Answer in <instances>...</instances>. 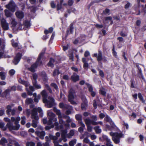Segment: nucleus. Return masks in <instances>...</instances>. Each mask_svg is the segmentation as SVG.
<instances>
[{
    "label": "nucleus",
    "mask_w": 146,
    "mask_h": 146,
    "mask_svg": "<svg viewBox=\"0 0 146 146\" xmlns=\"http://www.w3.org/2000/svg\"><path fill=\"white\" fill-rule=\"evenodd\" d=\"M60 73V72L58 69H55L53 73V75L54 76H55L57 75H59Z\"/></svg>",
    "instance_id": "c03bdc74"
},
{
    "label": "nucleus",
    "mask_w": 146,
    "mask_h": 146,
    "mask_svg": "<svg viewBox=\"0 0 146 146\" xmlns=\"http://www.w3.org/2000/svg\"><path fill=\"white\" fill-rule=\"evenodd\" d=\"M92 86H91L89 88V92L90 93L92 97H94L96 95V92L93 91Z\"/></svg>",
    "instance_id": "5701e85b"
},
{
    "label": "nucleus",
    "mask_w": 146,
    "mask_h": 146,
    "mask_svg": "<svg viewBox=\"0 0 146 146\" xmlns=\"http://www.w3.org/2000/svg\"><path fill=\"white\" fill-rule=\"evenodd\" d=\"M45 86L47 88V90L49 91L50 93H51L52 92V90L51 89L48 84H46L45 85Z\"/></svg>",
    "instance_id": "774afa93"
},
{
    "label": "nucleus",
    "mask_w": 146,
    "mask_h": 146,
    "mask_svg": "<svg viewBox=\"0 0 146 146\" xmlns=\"http://www.w3.org/2000/svg\"><path fill=\"white\" fill-rule=\"evenodd\" d=\"M25 102V104L27 105L33 103V100L31 98H27Z\"/></svg>",
    "instance_id": "bb28decb"
},
{
    "label": "nucleus",
    "mask_w": 146,
    "mask_h": 146,
    "mask_svg": "<svg viewBox=\"0 0 146 146\" xmlns=\"http://www.w3.org/2000/svg\"><path fill=\"white\" fill-rule=\"evenodd\" d=\"M138 96L140 100L143 103H144L145 102V100L144 99L141 93H138Z\"/></svg>",
    "instance_id": "72a5a7b5"
},
{
    "label": "nucleus",
    "mask_w": 146,
    "mask_h": 146,
    "mask_svg": "<svg viewBox=\"0 0 146 146\" xmlns=\"http://www.w3.org/2000/svg\"><path fill=\"white\" fill-rule=\"evenodd\" d=\"M49 120L47 122V124L48 125H52L53 124H52L53 121H54V119L52 118H49Z\"/></svg>",
    "instance_id": "4c0bfd02"
},
{
    "label": "nucleus",
    "mask_w": 146,
    "mask_h": 146,
    "mask_svg": "<svg viewBox=\"0 0 146 146\" xmlns=\"http://www.w3.org/2000/svg\"><path fill=\"white\" fill-rule=\"evenodd\" d=\"M35 133L40 139H44V136L45 135V133L44 131L40 132L38 131H36Z\"/></svg>",
    "instance_id": "f3484780"
},
{
    "label": "nucleus",
    "mask_w": 146,
    "mask_h": 146,
    "mask_svg": "<svg viewBox=\"0 0 146 146\" xmlns=\"http://www.w3.org/2000/svg\"><path fill=\"white\" fill-rule=\"evenodd\" d=\"M41 94L42 98L46 97H48V94L45 90H43L41 92Z\"/></svg>",
    "instance_id": "a18cd8bd"
},
{
    "label": "nucleus",
    "mask_w": 146,
    "mask_h": 146,
    "mask_svg": "<svg viewBox=\"0 0 146 146\" xmlns=\"http://www.w3.org/2000/svg\"><path fill=\"white\" fill-rule=\"evenodd\" d=\"M74 29V24L73 23H71L68 28L66 32V35L67 36L68 35L70 34H72L73 33Z\"/></svg>",
    "instance_id": "2eb2a0df"
},
{
    "label": "nucleus",
    "mask_w": 146,
    "mask_h": 146,
    "mask_svg": "<svg viewBox=\"0 0 146 146\" xmlns=\"http://www.w3.org/2000/svg\"><path fill=\"white\" fill-rule=\"evenodd\" d=\"M44 52H42L39 54L36 62L35 63L31 65L30 67L28 68V69L31 72L34 73L35 72V69L36 68L39 63L41 65L42 63L41 59L44 55Z\"/></svg>",
    "instance_id": "f257e3e1"
},
{
    "label": "nucleus",
    "mask_w": 146,
    "mask_h": 146,
    "mask_svg": "<svg viewBox=\"0 0 146 146\" xmlns=\"http://www.w3.org/2000/svg\"><path fill=\"white\" fill-rule=\"evenodd\" d=\"M24 25L27 28H29L31 25L30 21L27 20H26L25 21L24 23Z\"/></svg>",
    "instance_id": "c85d7f7f"
},
{
    "label": "nucleus",
    "mask_w": 146,
    "mask_h": 146,
    "mask_svg": "<svg viewBox=\"0 0 146 146\" xmlns=\"http://www.w3.org/2000/svg\"><path fill=\"white\" fill-rule=\"evenodd\" d=\"M13 106V104H12L11 105H9L7 106L6 108L7 109V110L6 111V112L7 115H10V112L12 111V109L11 108Z\"/></svg>",
    "instance_id": "412c9836"
},
{
    "label": "nucleus",
    "mask_w": 146,
    "mask_h": 146,
    "mask_svg": "<svg viewBox=\"0 0 146 146\" xmlns=\"http://www.w3.org/2000/svg\"><path fill=\"white\" fill-rule=\"evenodd\" d=\"M41 76L42 77V80L44 81H46L47 80V76L46 72L42 71L40 73Z\"/></svg>",
    "instance_id": "4be33fe9"
},
{
    "label": "nucleus",
    "mask_w": 146,
    "mask_h": 146,
    "mask_svg": "<svg viewBox=\"0 0 146 146\" xmlns=\"http://www.w3.org/2000/svg\"><path fill=\"white\" fill-rule=\"evenodd\" d=\"M49 137L50 139L53 140L54 141H57V140L58 138L56 136H54L51 134L49 135Z\"/></svg>",
    "instance_id": "e433bc0d"
},
{
    "label": "nucleus",
    "mask_w": 146,
    "mask_h": 146,
    "mask_svg": "<svg viewBox=\"0 0 146 146\" xmlns=\"http://www.w3.org/2000/svg\"><path fill=\"white\" fill-rule=\"evenodd\" d=\"M53 110L54 112L58 116H61V113L60 110H58L56 107H54Z\"/></svg>",
    "instance_id": "7c9ffc66"
},
{
    "label": "nucleus",
    "mask_w": 146,
    "mask_h": 146,
    "mask_svg": "<svg viewBox=\"0 0 146 146\" xmlns=\"http://www.w3.org/2000/svg\"><path fill=\"white\" fill-rule=\"evenodd\" d=\"M20 117H17L16 119H15V124L16 125H19L20 126L19 124L18 123H19V121H20Z\"/></svg>",
    "instance_id": "864d4df0"
},
{
    "label": "nucleus",
    "mask_w": 146,
    "mask_h": 146,
    "mask_svg": "<svg viewBox=\"0 0 146 146\" xmlns=\"http://www.w3.org/2000/svg\"><path fill=\"white\" fill-rule=\"evenodd\" d=\"M48 99L50 100L48 101L46 104L48 108H51L54 105V100L53 98L50 96L48 97Z\"/></svg>",
    "instance_id": "ddd939ff"
},
{
    "label": "nucleus",
    "mask_w": 146,
    "mask_h": 146,
    "mask_svg": "<svg viewBox=\"0 0 146 146\" xmlns=\"http://www.w3.org/2000/svg\"><path fill=\"white\" fill-rule=\"evenodd\" d=\"M1 23L2 27L3 30L6 31L9 29L8 24L7 23L6 21L4 18L1 20Z\"/></svg>",
    "instance_id": "1a4fd4ad"
},
{
    "label": "nucleus",
    "mask_w": 146,
    "mask_h": 146,
    "mask_svg": "<svg viewBox=\"0 0 146 146\" xmlns=\"http://www.w3.org/2000/svg\"><path fill=\"white\" fill-rule=\"evenodd\" d=\"M11 42L12 45L13 47L17 48L18 46V43L15 42L13 39L12 40H11Z\"/></svg>",
    "instance_id": "2f4dec72"
},
{
    "label": "nucleus",
    "mask_w": 146,
    "mask_h": 146,
    "mask_svg": "<svg viewBox=\"0 0 146 146\" xmlns=\"http://www.w3.org/2000/svg\"><path fill=\"white\" fill-rule=\"evenodd\" d=\"M6 7L9 10L13 12L15 10L16 5L13 1L11 0L9 4L6 5Z\"/></svg>",
    "instance_id": "0eeeda50"
},
{
    "label": "nucleus",
    "mask_w": 146,
    "mask_h": 146,
    "mask_svg": "<svg viewBox=\"0 0 146 146\" xmlns=\"http://www.w3.org/2000/svg\"><path fill=\"white\" fill-rule=\"evenodd\" d=\"M35 143L33 142H27L26 144V146H35Z\"/></svg>",
    "instance_id": "603ef678"
},
{
    "label": "nucleus",
    "mask_w": 146,
    "mask_h": 146,
    "mask_svg": "<svg viewBox=\"0 0 146 146\" xmlns=\"http://www.w3.org/2000/svg\"><path fill=\"white\" fill-rule=\"evenodd\" d=\"M100 94L102 95L103 96H106V92L103 90H100L99 91Z\"/></svg>",
    "instance_id": "052dcab7"
},
{
    "label": "nucleus",
    "mask_w": 146,
    "mask_h": 146,
    "mask_svg": "<svg viewBox=\"0 0 146 146\" xmlns=\"http://www.w3.org/2000/svg\"><path fill=\"white\" fill-rule=\"evenodd\" d=\"M102 13L104 15H109L110 14V10L109 9L106 8L103 11Z\"/></svg>",
    "instance_id": "58836bf2"
},
{
    "label": "nucleus",
    "mask_w": 146,
    "mask_h": 146,
    "mask_svg": "<svg viewBox=\"0 0 146 146\" xmlns=\"http://www.w3.org/2000/svg\"><path fill=\"white\" fill-rule=\"evenodd\" d=\"M8 143V141L6 139L3 137L2 138L1 140L0 141V143L3 146H5V144Z\"/></svg>",
    "instance_id": "a878e982"
},
{
    "label": "nucleus",
    "mask_w": 146,
    "mask_h": 146,
    "mask_svg": "<svg viewBox=\"0 0 146 146\" xmlns=\"http://www.w3.org/2000/svg\"><path fill=\"white\" fill-rule=\"evenodd\" d=\"M60 108L66 110H72L73 107L71 106L66 104H64L62 102L60 103L59 104Z\"/></svg>",
    "instance_id": "9b49d317"
},
{
    "label": "nucleus",
    "mask_w": 146,
    "mask_h": 146,
    "mask_svg": "<svg viewBox=\"0 0 146 146\" xmlns=\"http://www.w3.org/2000/svg\"><path fill=\"white\" fill-rule=\"evenodd\" d=\"M53 27H51L48 29V30L46 29H45L44 31V33L46 35H47L49 33H51L53 32Z\"/></svg>",
    "instance_id": "b1692460"
},
{
    "label": "nucleus",
    "mask_w": 146,
    "mask_h": 146,
    "mask_svg": "<svg viewBox=\"0 0 146 146\" xmlns=\"http://www.w3.org/2000/svg\"><path fill=\"white\" fill-rule=\"evenodd\" d=\"M31 118L32 119L34 120L35 121H38L39 117L38 116L36 115L34 116H31Z\"/></svg>",
    "instance_id": "680f3d73"
},
{
    "label": "nucleus",
    "mask_w": 146,
    "mask_h": 146,
    "mask_svg": "<svg viewBox=\"0 0 146 146\" xmlns=\"http://www.w3.org/2000/svg\"><path fill=\"white\" fill-rule=\"evenodd\" d=\"M48 115L49 116V118H52L54 119V121H57V119L55 118V115L52 112L49 113Z\"/></svg>",
    "instance_id": "cd10ccee"
},
{
    "label": "nucleus",
    "mask_w": 146,
    "mask_h": 146,
    "mask_svg": "<svg viewBox=\"0 0 146 146\" xmlns=\"http://www.w3.org/2000/svg\"><path fill=\"white\" fill-rule=\"evenodd\" d=\"M38 121H35L33 119L32 120V125L34 127L36 128L37 126V124L38 123Z\"/></svg>",
    "instance_id": "a19ab883"
},
{
    "label": "nucleus",
    "mask_w": 146,
    "mask_h": 146,
    "mask_svg": "<svg viewBox=\"0 0 146 146\" xmlns=\"http://www.w3.org/2000/svg\"><path fill=\"white\" fill-rule=\"evenodd\" d=\"M32 84L34 87L36 89H40L41 88L40 85L37 84V81L32 82Z\"/></svg>",
    "instance_id": "393cba45"
},
{
    "label": "nucleus",
    "mask_w": 146,
    "mask_h": 146,
    "mask_svg": "<svg viewBox=\"0 0 146 146\" xmlns=\"http://www.w3.org/2000/svg\"><path fill=\"white\" fill-rule=\"evenodd\" d=\"M91 121L89 119H84V121L86 125H90L91 124Z\"/></svg>",
    "instance_id": "49530a36"
},
{
    "label": "nucleus",
    "mask_w": 146,
    "mask_h": 146,
    "mask_svg": "<svg viewBox=\"0 0 146 146\" xmlns=\"http://www.w3.org/2000/svg\"><path fill=\"white\" fill-rule=\"evenodd\" d=\"M130 82L131 83V87L132 88H134L135 86H134V84L135 83V81L134 79H131L130 80Z\"/></svg>",
    "instance_id": "13d9d810"
},
{
    "label": "nucleus",
    "mask_w": 146,
    "mask_h": 146,
    "mask_svg": "<svg viewBox=\"0 0 146 146\" xmlns=\"http://www.w3.org/2000/svg\"><path fill=\"white\" fill-rule=\"evenodd\" d=\"M46 126L45 127V129L46 130H49L51 128H53L54 127V124L52 125H51Z\"/></svg>",
    "instance_id": "bf43d9fd"
},
{
    "label": "nucleus",
    "mask_w": 146,
    "mask_h": 146,
    "mask_svg": "<svg viewBox=\"0 0 146 146\" xmlns=\"http://www.w3.org/2000/svg\"><path fill=\"white\" fill-rule=\"evenodd\" d=\"M33 79L32 82L37 81V79L38 78V76L36 73L34 74L33 75Z\"/></svg>",
    "instance_id": "09e8293b"
},
{
    "label": "nucleus",
    "mask_w": 146,
    "mask_h": 146,
    "mask_svg": "<svg viewBox=\"0 0 146 146\" xmlns=\"http://www.w3.org/2000/svg\"><path fill=\"white\" fill-rule=\"evenodd\" d=\"M55 60L54 59L52 58H50L49 62L48 63L47 65L48 67H53L54 66V64L53 63L54 62Z\"/></svg>",
    "instance_id": "aec40b11"
},
{
    "label": "nucleus",
    "mask_w": 146,
    "mask_h": 146,
    "mask_svg": "<svg viewBox=\"0 0 146 146\" xmlns=\"http://www.w3.org/2000/svg\"><path fill=\"white\" fill-rule=\"evenodd\" d=\"M110 135L112 136V139L114 143L116 144H118L120 142V139L123 137L124 135L122 132H111L110 133Z\"/></svg>",
    "instance_id": "7ed1b4c3"
},
{
    "label": "nucleus",
    "mask_w": 146,
    "mask_h": 146,
    "mask_svg": "<svg viewBox=\"0 0 146 146\" xmlns=\"http://www.w3.org/2000/svg\"><path fill=\"white\" fill-rule=\"evenodd\" d=\"M112 19V17L111 16L106 17L104 18V21L106 23H108V21L109 20L110 21H111Z\"/></svg>",
    "instance_id": "37998d69"
},
{
    "label": "nucleus",
    "mask_w": 146,
    "mask_h": 146,
    "mask_svg": "<svg viewBox=\"0 0 146 146\" xmlns=\"http://www.w3.org/2000/svg\"><path fill=\"white\" fill-rule=\"evenodd\" d=\"M93 105L94 109H96L97 108L98 105L97 104L96 101V100H94Z\"/></svg>",
    "instance_id": "e2e57ef3"
},
{
    "label": "nucleus",
    "mask_w": 146,
    "mask_h": 146,
    "mask_svg": "<svg viewBox=\"0 0 146 146\" xmlns=\"http://www.w3.org/2000/svg\"><path fill=\"white\" fill-rule=\"evenodd\" d=\"M4 120L5 122H8L6 125V127L9 131L18 130L19 129V125H13V123L11 122L10 119L9 118L5 117Z\"/></svg>",
    "instance_id": "20e7f679"
},
{
    "label": "nucleus",
    "mask_w": 146,
    "mask_h": 146,
    "mask_svg": "<svg viewBox=\"0 0 146 146\" xmlns=\"http://www.w3.org/2000/svg\"><path fill=\"white\" fill-rule=\"evenodd\" d=\"M5 14L6 16L7 17H10L12 16V14L8 10L5 9Z\"/></svg>",
    "instance_id": "c756f323"
},
{
    "label": "nucleus",
    "mask_w": 146,
    "mask_h": 146,
    "mask_svg": "<svg viewBox=\"0 0 146 146\" xmlns=\"http://www.w3.org/2000/svg\"><path fill=\"white\" fill-rule=\"evenodd\" d=\"M75 118L77 121L82 120V117L80 114H76L75 115Z\"/></svg>",
    "instance_id": "8fccbe9b"
},
{
    "label": "nucleus",
    "mask_w": 146,
    "mask_h": 146,
    "mask_svg": "<svg viewBox=\"0 0 146 146\" xmlns=\"http://www.w3.org/2000/svg\"><path fill=\"white\" fill-rule=\"evenodd\" d=\"M92 56L93 57H96L97 60L99 63H100L102 60L105 62L107 61V58L105 56L103 57L102 53L101 50H98V54L97 53H94L92 55Z\"/></svg>",
    "instance_id": "39448f33"
},
{
    "label": "nucleus",
    "mask_w": 146,
    "mask_h": 146,
    "mask_svg": "<svg viewBox=\"0 0 146 146\" xmlns=\"http://www.w3.org/2000/svg\"><path fill=\"white\" fill-rule=\"evenodd\" d=\"M102 141H108V140H110L108 139V137L105 135H103L102 136Z\"/></svg>",
    "instance_id": "69168bd1"
},
{
    "label": "nucleus",
    "mask_w": 146,
    "mask_h": 146,
    "mask_svg": "<svg viewBox=\"0 0 146 146\" xmlns=\"http://www.w3.org/2000/svg\"><path fill=\"white\" fill-rule=\"evenodd\" d=\"M79 76L75 72L73 73V75L70 77L71 80L74 82L79 81Z\"/></svg>",
    "instance_id": "4468645a"
},
{
    "label": "nucleus",
    "mask_w": 146,
    "mask_h": 146,
    "mask_svg": "<svg viewBox=\"0 0 146 146\" xmlns=\"http://www.w3.org/2000/svg\"><path fill=\"white\" fill-rule=\"evenodd\" d=\"M88 102L86 99L81 104V108L82 110H86L88 107Z\"/></svg>",
    "instance_id": "a211bd4d"
},
{
    "label": "nucleus",
    "mask_w": 146,
    "mask_h": 146,
    "mask_svg": "<svg viewBox=\"0 0 146 146\" xmlns=\"http://www.w3.org/2000/svg\"><path fill=\"white\" fill-rule=\"evenodd\" d=\"M75 93V91L73 89H70L68 96V101L72 105L76 104V102L74 100Z\"/></svg>",
    "instance_id": "423d86ee"
},
{
    "label": "nucleus",
    "mask_w": 146,
    "mask_h": 146,
    "mask_svg": "<svg viewBox=\"0 0 146 146\" xmlns=\"http://www.w3.org/2000/svg\"><path fill=\"white\" fill-rule=\"evenodd\" d=\"M19 82L22 84L25 85H26L27 84V82L26 81L23 80L21 79H20L19 80Z\"/></svg>",
    "instance_id": "4d7b16f0"
},
{
    "label": "nucleus",
    "mask_w": 146,
    "mask_h": 146,
    "mask_svg": "<svg viewBox=\"0 0 146 146\" xmlns=\"http://www.w3.org/2000/svg\"><path fill=\"white\" fill-rule=\"evenodd\" d=\"M74 3L73 0H68L67 5L69 6H72Z\"/></svg>",
    "instance_id": "338daca9"
},
{
    "label": "nucleus",
    "mask_w": 146,
    "mask_h": 146,
    "mask_svg": "<svg viewBox=\"0 0 146 146\" xmlns=\"http://www.w3.org/2000/svg\"><path fill=\"white\" fill-rule=\"evenodd\" d=\"M37 114V111L36 109H33L32 111L31 116H34Z\"/></svg>",
    "instance_id": "3c124183"
},
{
    "label": "nucleus",
    "mask_w": 146,
    "mask_h": 146,
    "mask_svg": "<svg viewBox=\"0 0 146 146\" xmlns=\"http://www.w3.org/2000/svg\"><path fill=\"white\" fill-rule=\"evenodd\" d=\"M10 92L11 90L9 89L6 90L2 94V96L7 98L10 95Z\"/></svg>",
    "instance_id": "6ab92c4d"
},
{
    "label": "nucleus",
    "mask_w": 146,
    "mask_h": 146,
    "mask_svg": "<svg viewBox=\"0 0 146 146\" xmlns=\"http://www.w3.org/2000/svg\"><path fill=\"white\" fill-rule=\"evenodd\" d=\"M113 55L115 58H116L117 55V52L115 51V46L114 45L113 46V48L112 50Z\"/></svg>",
    "instance_id": "79ce46f5"
},
{
    "label": "nucleus",
    "mask_w": 146,
    "mask_h": 146,
    "mask_svg": "<svg viewBox=\"0 0 146 146\" xmlns=\"http://www.w3.org/2000/svg\"><path fill=\"white\" fill-rule=\"evenodd\" d=\"M50 86L53 87L57 91L59 89L57 85L54 83H52L50 84Z\"/></svg>",
    "instance_id": "c9c22d12"
},
{
    "label": "nucleus",
    "mask_w": 146,
    "mask_h": 146,
    "mask_svg": "<svg viewBox=\"0 0 146 146\" xmlns=\"http://www.w3.org/2000/svg\"><path fill=\"white\" fill-rule=\"evenodd\" d=\"M15 14L17 17L20 19H23L24 16V13L21 11H17L15 12Z\"/></svg>",
    "instance_id": "dca6fc26"
},
{
    "label": "nucleus",
    "mask_w": 146,
    "mask_h": 146,
    "mask_svg": "<svg viewBox=\"0 0 146 146\" xmlns=\"http://www.w3.org/2000/svg\"><path fill=\"white\" fill-rule=\"evenodd\" d=\"M64 0H60L59 3H58L56 6V10L58 11L61 10L62 8V5L63 6H67V4L66 3H64Z\"/></svg>",
    "instance_id": "f8f14e48"
},
{
    "label": "nucleus",
    "mask_w": 146,
    "mask_h": 146,
    "mask_svg": "<svg viewBox=\"0 0 146 146\" xmlns=\"http://www.w3.org/2000/svg\"><path fill=\"white\" fill-rule=\"evenodd\" d=\"M22 56V54L20 52L17 53L14 57L12 62L15 65L18 64L20 62Z\"/></svg>",
    "instance_id": "6e6552de"
},
{
    "label": "nucleus",
    "mask_w": 146,
    "mask_h": 146,
    "mask_svg": "<svg viewBox=\"0 0 146 146\" xmlns=\"http://www.w3.org/2000/svg\"><path fill=\"white\" fill-rule=\"evenodd\" d=\"M94 129L95 130L96 133H101V129L99 128V126H95L94 127Z\"/></svg>",
    "instance_id": "ea45409f"
},
{
    "label": "nucleus",
    "mask_w": 146,
    "mask_h": 146,
    "mask_svg": "<svg viewBox=\"0 0 146 146\" xmlns=\"http://www.w3.org/2000/svg\"><path fill=\"white\" fill-rule=\"evenodd\" d=\"M136 66L138 70V75L139 78H141L145 82L146 81V80L144 78L143 73L142 72L141 68H140L138 64H136Z\"/></svg>",
    "instance_id": "9d476101"
},
{
    "label": "nucleus",
    "mask_w": 146,
    "mask_h": 146,
    "mask_svg": "<svg viewBox=\"0 0 146 146\" xmlns=\"http://www.w3.org/2000/svg\"><path fill=\"white\" fill-rule=\"evenodd\" d=\"M0 77L1 79L2 80H5L6 78L5 73L2 72H0Z\"/></svg>",
    "instance_id": "f704fd0d"
},
{
    "label": "nucleus",
    "mask_w": 146,
    "mask_h": 146,
    "mask_svg": "<svg viewBox=\"0 0 146 146\" xmlns=\"http://www.w3.org/2000/svg\"><path fill=\"white\" fill-rule=\"evenodd\" d=\"M104 120L106 122H109L110 125V126L109 125H106V127L109 130L111 131L113 130L115 131H118V129L115 125L112 119L108 115H106L104 118Z\"/></svg>",
    "instance_id": "f03ea898"
},
{
    "label": "nucleus",
    "mask_w": 146,
    "mask_h": 146,
    "mask_svg": "<svg viewBox=\"0 0 146 146\" xmlns=\"http://www.w3.org/2000/svg\"><path fill=\"white\" fill-rule=\"evenodd\" d=\"M26 117L24 116L21 117V124L22 125H24L25 123Z\"/></svg>",
    "instance_id": "5fc2aeb1"
},
{
    "label": "nucleus",
    "mask_w": 146,
    "mask_h": 146,
    "mask_svg": "<svg viewBox=\"0 0 146 146\" xmlns=\"http://www.w3.org/2000/svg\"><path fill=\"white\" fill-rule=\"evenodd\" d=\"M76 11V10L74 8L71 7L70 9H68L67 10V12L68 13L70 14L71 12L75 13Z\"/></svg>",
    "instance_id": "473e14b6"
},
{
    "label": "nucleus",
    "mask_w": 146,
    "mask_h": 146,
    "mask_svg": "<svg viewBox=\"0 0 146 146\" xmlns=\"http://www.w3.org/2000/svg\"><path fill=\"white\" fill-rule=\"evenodd\" d=\"M99 74L100 76L102 78H103L104 76V74L103 71L102 70H100Z\"/></svg>",
    "instance_id": "0e129e2a"
},
{
    "label": "nucleus",
    "mask_w": 146,
    "mask_h": 146,
    "mask_svg": "<svg viewBox=\"0 0 146 146\" xmlns=\"http://www.w3.org/2000/svg\"><path fill=\"white\" fill-rule=\"evenodd\" d=\"M15 71L13 69H12L9 70V74L11 76H12L15 74Z\"/></svg>",
    "instance_id": "6e6d98bb"
},
{
    "label": "nucleus",
    "mask_w": 146,
    "mask_h": 146,
    "mask_svg": "<svg viewBox=\"0 0 146 146\" xmlns=\"http://www.w3.org/2000/svg\"><path fill=\"white\" fill-rule=\"evenodd\" d=\"M40 98V95L38 94L37 96V97L35 98L34 99V101L35 103H37L38 102V100Z\"/></svg>",
    "instance_id": "de8ad7c7"
}]
</instances>
